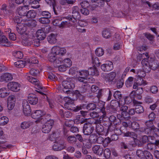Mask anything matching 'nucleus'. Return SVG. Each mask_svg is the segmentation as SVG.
I'll use <instances>...</instances> for the list:
<instances>
[{
  "instance_id": "nucleus-4",
  "label": "nucleus",
  "mask_w": 159,
  "mask_h": 159,
  "mask_svg": "<svg viewBox=\"0 0 159 159\" xmlns=\"http://www.w3.org/2000/svg\"><path fill=\"white\" fill-rule=\"evenodd\" d=\"M27 79L30 82L35 85V88L37 89L38 90L41 89L43 91L45 90V87H43L42 84L39 83V81L36 78L32 76H27Z\"/></svg>"
},
{
  "instance_id": "nucleus-35",
  "label": "nucleus",
  "mask_w": 159,
  "mask_h": 159,
  "mask_svg": "<svg viewBox=\"0 0 159 159\" xmlns=\"http://www.w3.org/2000/svg\"><path fill=\"white\" fill-rule=\"evenodd\" d=\"M116 74L115 72H112L108 74L107 75L106 80L109 81H113L115 78Z\"/></svg>"
},
{
  "instance_id": "nucleus-23",
  "label": "nucleus",
  "mask_w": 159,
  "mask_h": 159,
  "mask_svg": "<svg viewBox=\"0 0 159 159\" xmlns=\"http://www.w3.org/2000/svg\"><path fill=\"white\" fill-rule=\"evenodd\" d=\"M64 134L65 136L67 137L66 140L70 144L75 143L77 142V139L76 138L75 136L74 135H71L67 137L68 135H66L67 132L64 130Z\"/></svg>"
},
{
  "instance_id": "nucleus-57",
  "label": "nucleus",
  "mask_w": 159,
  "mask_h": 159,
  "mask_svg": "<svg viewBox=\"0 0 159 159\" xmlns=\"http://www.w3.org/2000/svg\"><path fill=\"white\" fill-rule=\"evenodd\" d=\"M39 21L41 23L46 24H49L50 22L49 19L43 17L39 18Z\"/></svg>"
},
{
  "instance_id": "nucleus-30",
  "label": "nucleus",
  "mask_w": 159,
  "mask_h": 159,
  "mask_svg": "<svg viewBox=\"0 0 159 159\" xmlns=\"http://www.w3.org/2000/svg\"><path fill=\"white\" fill-rule=\"evenodd\" d=\"M105 102L102 101L99 102L98 104V106L100 107V111L103 114L102 115L103 117L106 116V112L105 111V108L104 107Z\"/></svg>"
},
{
  "instance_id": "nucleus-48",
  "label": "nucleus",
  "mask_w": 159,
  "mask_h": 159,
  "mask_svg": "<svg viewBox=\"0 0 159 159\" xmlns=\"http://www.w3.org/2000/svg\"><path fill=\"white\" fill-rule=\"evenodd\" d=\"M139 126V124L136 121L131 123L130 128L134 131H137Z\"/></svg>"
},
{
  "instance_id": "nucleus-29",
  "label": "nucleus",
  "mask_w": 159,
  "mask_h": 159,
  "mask_svg": "<svg viewBox=\"0 0 159 159\" xmlns=\"http://www.w3.org/2000/svg\"><path fill=\"white\" fill-rule=\"evenodd\" d=\"M9 94L8 90L5 88H2L0 89V97L5 98Z\"/></svg>"
},
{
  "instance_id": "nucleus-64",
  "label": "nucleus",
  "mask_w": 159,
  "mask_h": 159,
  "mask_svg": "<svg viewBox=\"0 0 159 159\" xmlns=\"http://www.w3.org/2000/svg\"><path fill=\"white\" fill-rule=\"evenodd\" d=\"M144 111L143 107L140 105L137 106L135 109V111L137 113H143Z\"/></svg>"
},
{
  "instance_id": "nucleus-37",
  "label": "nucleus",
  "mask_w": 159,
  "mask_h": 159,
  "mask_svg": "<svg viewBox=\"0 0 159 159\" xmlns=\"http://www.w3.org/2000/svg\"><path fill=\"white\" fill-rule=\"evenodd\" d=\"M104 130V127L101 124L96 125V131L99 134H104L103 131Z\"/></svg>"
},
{
  "instance_id": "nucleus-8",
  "label": "nucleus",
  "mask_w": 159,
  "mask_h": 159,
  "mask_svg": "<svg viewBox=\"0 0 159 159\" xmlns=\"http://www.w3.org/2000/svg\"><path fill=\"white\" fill-rule=\"evenodd\" d=\"M52 51L55 53L56 55L63 56L66 52V50L64 48H61L58 46L53 47L52 48Z\"/></svg>"
},
{
  "instance_id": "nucleus-25",
  "label": "nucleus",
  "mask_w": 159,
  "mask_h": 159,
  "mask_svg": "<svg viewBox=\"0 0 159 159\" xmlns=\"http://www.w3.org/2000/svg\"><path fill=\"white\" fill-rule=\"evenodd\" d=\"M56 35L54 34H51L47 38L48 42L51 44H54L57 42Z\"/></svg>"
},
{
  "instance_id": "nucleus-40",
  "label": "nucleus",
  "mask_w": 159,
  "mask_h": 159,
  "mask_svg": "<svg viewBox=\"0 0 159 159\" xmlns=\"http://www.w3.org/2000/svg\"><path fill=\"white\" fill-rule=\"evenodd\" d=\"M34 36H33L32 37L31 39V45H33V46L35 47H38L39 46L40 42L39 40L37 39H34Z\"/></svg>"
},
{
  "instance_id": "nucleus-54",
  "label": "nucleus",
  "mask_w": 159,
  "mask_h": 159,
  "mask_svg": "<svg viewBox=\"0 0 159 159\" xmlns=\"http://www.w3.org/2000/svg\"><path fill=\"white\" fill-rule=\"evenodd\" d=\"M95 53L97 56L101 57L104 54V50L102 48H98L95 50Z\"/></svg>"
},
{
  "instance_id": "nucleus-19",
  "label": "nucleus",
  "mask_w": 159,
  "mask_h": 159,
  "mask_svg": "<svg viewBox=\"0 0 159 159\" xmlns=\"http://www.w3.org/2000/svg\"><path fill=\"white\" fill-rule=\"evenodd\" d=\"M0 45L3 46H9L11 43L8 41L7 38L4 35H1L0 34Z\"/></svg>"
},
{
  "instance_id": "nucleus-49",
  "label": "nucleus",
  "mask_w": 159,
  "mask_h": 159,
  "mask_svg": "<svg viewBox=\"0 0 159 159\" xmlns=\"http://www.w3.org/2000/svg\"><path fill=\"white\" fill-rule=\"evenodd\" d=\"M63 58L60 57H56V60L53 62L54 66L56 67H57L62 62Z\"/></svg>"
},
{
  "instance_id": "nucleus-51",
  "label": "nucleus",
  "mask_w": 159,
  "mask_h": 159,
  "mask_svg": "<svg viewBox=\"0 0 159 159\" xmlns=\"http://www.w3.org/2000/svg\"><path fill=\"white\" fill-rule=\"evenodd\" d=\"M143 77H138L137 80V83L139 85H143L144 86L147 84V82L144 81L142 79Z\"/></svg>"
},
{
  "instance_id": "nucleus-31",
  "label": "nucleus",
  "mask_w": 159,
  "mask_h": 159,
  "mask_svg": "<svg viewBox=\"0 0 159 159\" xmlns=\"http://www.w3.org/2000/svg\"><path fill=\"white\" fill-rule=\"evenodd\" d=\"M90 88V87L89 85L87 84V83H85L84 84L82 85L79 91L81 93H84L87 92Z\"/></svg>"
},
{
  "instance_id": "nucleus-26",
  "label": "nucleus",
  "mask_w": 159,
  "mask_h": 159,
  "mask_svg": "<svg viewBox=\"0 0 159 159\" xmlns=\"http://www.w3.org/2000/svg\"><path fill=\"white\" fill-rule=\"evenodd\" d=\"M88 72L89 75L92 76H98L99 75V72L97 69L94 67H91L88 69Z\"/></svg>"
},
{
  "instance_id": "nucleus-36",
  "label": "nucleus",
  "mask_w": 159,
  "mask_h": 159,
  "mask_svg": "<svg viewBox=\"0 0 159 159\" xmlns=\"http://www.w3.org/2000/svg\"><path fill=\"white\" fill-rule=\"evenodd\" d=\"M36 12L33 10H31L28 11L26 16L30 19H33L35 18L36 16Z\"/></svg>"
},
{
  "instance_id": "nucleus-59",
  "label": "nucleus",
  "mask_w": 159,
  "mask_h": 159,
  "mask_svg": "<svg viewBox=\"0 0 159 159\" xmlns=\"http://www.w3.org/2000/svg\"><path fill=\"white\" fill-rule=\"evenodd\" d=\"M145 148L148 150H152L155 149V145L154 143H149L147 144V146L145 147Z\"/></svg>"
},
{
  "instance_id": "nucleus-60",
  "label": "nucleus",
  "mask_w": 159,
  "mask_h": 159,
  "mask_svg": "<svg viewBox=\"0 0 159 159\" xmlns=\"http://www.w3.org/2000/svg\"><path fill=\"white\" fill-rule=\"evenodd\" d=\"M144 101L145 102L148 104L152 103L154 102L153 98L148 96H146L145 98Z\"/></svg>"
},
{
  "instance_id": "nucleus-21",
  "label": "nucleus",
  "mask_w": 159,
  "mask_h": 159,
  "mask_svg": "<svg viewBox=\"0 0 159 159\" xmlns=\"http://www.w3.org/2000/svg\"><path fill=\"white\" fill-rule=\"evenodd\" d=\"M45 113V112L41 110H37L32 113L31 116L33 118L38 120L43 116L44 115Z\"/></svg>"
},
{
  "instance_id": "nucleus-18",
  "label": "nucleus",
  "mask_w": 159,
  "mask_h": 159,
  "mask_svg": "<svg viewBox=\"0 0 159 159\" xmlns=\"http://www.w3.org/2000/svg\"><path fill=\"white\" fill-rule=\"evenodd\" d=\"M27 29V26L22 23H20L18 25H16V30L20 34H23L25 33Z\"/></svg>"
},
{
  "instance_id": "nucleus-55",
  "label": "nucleus",
  "mask_w": 159,
  "mask_h": 159,
  "mask_svg": "<svg viewBox=\"0 0 159 159\" xmlns=\"http://www.w3.org/2000/svg\"><path fill=\"white\" fill-rule=\"evenodd\" d=\"M62 62H63V64L65 65L68 67L71 66L72 64L71 61L70 59L69 58L64 59V60L63 59Z\"/></svg>"
},
{
  "instance_id": "nucleus-27",
  "label": "nucleus",
  "mask_w": 159,
  "mask_h": 159,
  "mask_svg": "<svg viewBox=\"0 0 159 159\" xmlns=\"http://www.w3.org/2000/svg\"><path fill=\"white\" fill-rule=\"evenodd\" d=\"M26 36L25 39H23L22 43V44L25 46H30L31 45V39L30 37H28V35L27 33H25Z\"/></svg>"
},
{
  "instance_id": "nucleus-58",
  "label": "nucleus",
  "mask_w": 159,
  "mask_h": 159,
  "mask_svg": "<svg viewBox=\"0 0 159 159\" xmlns=\"http://www.w3.org/2000/svg\"><path fill=\"white\" fill-rule=\"evenodd\" d=\"M103 154L104 157L106 158H108L110 157L111 152L110 149L108 148L103 150Z\"/></svg>"
},
{
  "instance_id": "nucleus-20",
  "label": "nucleus",
  "mask_w": 159,
  "mask_h": 159,
  "mask_svg": "<svg viewBox=\"0 0 159 159\" xmlns=\"http://www.w3.org/2000/svg\"><path fill=\"white\" fill-rule=\"evenodd\" d=\"M120 116V115H118L116 117L114 116H110L109 119L111 124L115 125H118L121 123L120 119L119 118Z\"/></svg>"
},
{
  "instance_id": "nucleus-14",
  "label": "nucleus",
  "mask_w": 159,
  "mask_h": 159,
  "mask_svg": "<svg viewBox=\"0 0 159 159\" xmlns=\"http://www.w3.org/2000/svg\"><path fill=\"white\" fill-rule=\"evenodd\" d=\"M92 151L94 153L98 155L101 156L103 152V147L100 145H95L92 148Z\"/></svg>"
},
{
  "instance_id": "nucleus-43",
  "label": "nucleus",
  "mask_w": 159,
  "mask_h": 159,
  "mask_svg": "<svg viewBox=\"0 0 159 159\" xmlns=\"http://www.w3.org/2000/svg\"><path fill=\"white\" fill-rule=\"evenodd\" d=\"M97 108L96 104L93 102L89 103L87 105V109L88 111H93Z\"/></svg>"
},
{
  "instance_id": "nucleus-52",
  "label": "nucleus",
  "mask_w": 159,
  "mask_h": 159,
  "mask_svg": "<svg viewBox=\"0 0 159 159\" xmlns=\"http://www.w3.org/2000/svg\"><path fill=\"white\" fill-rule=\"evenodd\" d=\"M40 14L44 18L49 19L51 17V14L48 11H45L41 12Z\"/></svg>"
},
{
  "instance_id": "nucleus-10",
  "label": "nucleus",
  "mask_w": 159,
  "mask_h": 159,
  "mask_svg": "<svg viewBox=\"0 0 159 159\" xmlns=\"http://www.w3.org/2000/svg\"><path fill=\"white\" fill-rule=\"evenodd\" d=\"M51 115L49 114H46L43 116L39 120H37L35 122L36 123H40L41 124H45L51 120H53L51 119Z\"/></svg>"
},
{
  "instance_id": "nucleus-42",
  "label": "nucleus",
  "mask_w": 159,
  "mask_h": 159,
  "mask_svg": "<svg viewBox=\"0 0 159 159\" xmlns=\"http://www.w3.org/2000/svg\"><path fill=\"white\" fill-rule=\"evenodd\" d=\"M77 75L83 77V78L87 79L89 75V73L88 70H82L79 72H77Z\"/></svg>"
},
{
  "instance_id": "nucleus-28",
  "label": "nucleus",
  "mask_w": 159,
  "mask_h": 159,
  "mask_svg": "<svg viewBox=\"0 0 159 159\" xmlns=\"http://www.w3.org/2000/svg\"><path fill=\"white\" fill-rule=\"evenodd\" d=\"M120 111H121V115L123 117H125L128 116L127 110L128 107L126 106H122L120 107Z\"/></svg>"
},
{
  "instance_id": "nucleus-53",
  "label": "nucleus",
  "mask_w": 159,
  "mask_h": 159,
  "mask_svg": "<svg viewBox=\"0 0 159 159\" xmlns=\"http://www.w3.org/2000/svg\"><path fill=\"white\" fill-rule=\"evenodd\" d=\"M134 78L132 77H129L125 82V84L127 87L131 86L133 83Z\"/></svg>"
},
{
  "instance_id": "nucleus-24",
  "label": "nucleus",
  "mask_w": 159,
  "mask_h": 159,
  "mask_svg": "<svg viewBox=\"0 0 159 159\" xmlns=\"http://www.w3.org/2000/svg\"><path fill=\"white\" fill-rule=\"evenodd\" d=\"M36 34L37 38L40 40H43L46 37V33L42 30H38Z\"/></svg>"
},
{
  "instance_id": "nucleus-7",
  "label": "nucleus",
  "mask_w": 159,
  "mask_h": 159,
  "mask_svg": "<svg viewBox=\"0 0 159 159\" xmlns=\"http://www.w3.org/2000/svg\"><path fill=\"white\" fill-rule=\"evenodd\" d=\"M54 123V120H51L43 125L42 129V132L44 133H49L51 130Z\"/></svg>"
},
{
  "instance_id": "nucleus-12",
  "label": "nucleus",
  "mask_w": 159,
  "mask_h": 159,
  "mask_svg": "<svg viewBox=\"0 0 159 159\" xmlns=\"http://www.w3.org/2000/svg\"><path fill=\"white\" fill-rule=\"evenodd\" d=\"M29 10L28 7L27 6H24L18 7L17 12L19 15L21 16H26Z\"/></svg>"
},
{
  "instance_id": "nucleus-44",
  "label": "nucleus",
  "mask_w": 159,
  "mask_h": 159,
  "mask_svg": "<svg viewBox=\"0 0 159 159\" xmlns=\"http://www.w3.org/2000/svg\"><path fill=\"white\" fill-rule=\"evenodd\" d=\"M75 24H71L70 22L66 21H63L61 23L59 27L61 28H63L66 27H70V26L74 25Z\"/></svg>"
},
{
  "instance_id": "nucleus-46",
  "label": "nucleus",
  "mask_w": 159,
  "mask_h": 159,
  "mask_svg": "<svg viewBox=\"0 0 159 159\" xmlns=\"http://www.w3.org/2000/svg\"><path fill=\"white\" fill-rule=\"evenodd\" d=\"M92 63L94 66H99L100 64V62L98 58L96 57H92Z\"/></svg>"
},
{
  "instance_id": "nucleus-16",
  "label": "nucleus",
  "mask_w": 159,
  "mask_h": 159,
  "mask_svg": "<svg viewBox=\"0 0 159 159\" xmlns=\"http://www.w3.org/2000/svg\"><path fill=\"white\" fill-rule=\"evenodd\" d=\"M8 88L13 92H17L20 89V85L17 82H12L8 84Z\"/></svg>"
},
{
  "instance_id": "nucleus-5",
  "label": "nucleus",
  "mask_w": 159,
  "mask_h": 159,
  "mask_svg": "<svg viewBox=\"0 0 159 159\" xmlns=\"http://www.w3.org/2000/svg\"><path fill=\"white\" fill-rule=\"evenodd\" d=\"M62 85L66 89H73L75 87V84L71 78H67L66 80H63L62 82Z\"/></svg>"
},
{
  "instance_id": "nucleus-63",
  "label": "nucleus",
  "mask_w": 159,
  "mask_h": 159,
  "mask_svg": "<svg viewBox=\"0 0 159 159\" xmlns=\"http://www.w3.org/2000/svg\"><path fill=\"white\" fill-rule=\"evenodd\" d=\"M80 5L82 8H90L89 4V2L87 1H84L81 2L80 3Z\"/></svg>"
},
{
  "instance_id": "nucleus-1",
  "label": "nucleus",
  "mask_w": 159,
  "mask_h": 159,
  "mask_svg": "<svg viewBox=\"0 0 159 159\" xmlns=\"http://www.w3.org/2000/svg\"><path fill=\"white\" fill-rule=\"evenodd\" d=\"M72 16H68L67 18L69 22L71 21L73 24L76 23L77 20L80 18L79 9L78 7H74L72 8Z\"/></svg>"
},
{
  "instance_id": "nucleus-9",
  "label": "nucleus",
  "mask_w": 159,
  "mask_h": 159,
  "mask_svg": "<svg viewBox=\"0 0 159 159\" xmlns=\"http://www.w3.org/2000/svg\"><path fill=\"white\" fill-rule=\"evenodd\" d=\"M23 112L25 116L30 115L31 112V109L30 106L26 100H24L22 102Z\"/></svg>"
},
{
  "instance_id": "nucleus-34",
  "label": "nucleus",
  "mask_w": 159,
  "mask_h": 159,
  "mask_svg": "<svg viewBox=\"0 0 159 159\" xmlns=\"http://www.w3.org/2000/svg\"><path fill=\"white\" fill-rule=\"evenodd\" d=\"M92 142L90 139H85L82 143L83 145L87 148H90L92 146Z\"/></svg>"
},
{
  "instance_id": "nucleus-56",
  "label": "nucleus",
  "mask_w": 159,
  "mask_h": 159,
  "mask_svg": "<svg viewBox=\"0 0 159 159\" xmlns=\"http://www.w3.org/2000/svg\"><path fill=\"white\" fill-rule=\"evenodd\" d=\"M13 55L17 58L21 59L23 57V54L20 51H16L13 52Z\"/></svg>"
},
{
  "instance_id": "nucleus-17",
  "label": "nucleus",
  "mask_w": 159,
  "mask_h": 159,
  "mask_svg": "<svg viewBox=\"0 0 159 159\" xmlns=\"http://www.w3.org/2000/svg\"><path fill=\"white\" fill-rule=\"evenodd\" d=\"M113 64L111 61H108L106 63L102 65L101 68L104 71H109L112 70L113 68Z\"/></svg>"
},
{
  "instance_id": "nucleus-41",
  "label": "nucleus",
  "mask_w": 159,
  "mask_h": 159,
  "mask_svg": "<svg viewBox=\"0 0 159 159\" xmlns=\"http://www.w3.org/2000/svg\"><path fill=\"white\" fill-rule=\"evenodd\" d=\"M132 101L134 104H138V102L133 99L131 97H127L125 99V103L127 104L131 103Z\"/></svg>"
},
{
  "instance_id": "nucleus-61",
  "label": "nucleus",
  "mask_w": 159,
  "mask_h": 159,
  "mask_svg": "<svg viewBox=\"0 0 159 159\" xmlns=\"http://www.w3.org/2000/svg\"><path fill=\"white\" fill-rule=\"evenodd\" d=\"M150 66H151V69L153 70H155L158 67L159 65L156 62L154 61L149 62Z\"/></svg>"
},
{
  "instance_id": "nucleus-38",
  "label": "nucleus",
  "mask_w": 159,
  "mask_h": 159,
  "mask_svg": "<svg viewBox=\"0 0 159 159\" xmlns=\"http://www.w3.org/2000/svg\"><path fill=\"white\" fill-rule=\"evenodd\" d=\"M25 61L22 60H20L15 62L14 65L16 67L22 68L25 66Z\"/></svg>"
},
{
  "instance_id": "nucleus-33",
  "label": "nucleus",
  "mask_w": 159,
  "mask_h": 159,
  "mask_svg": "<svg viewBox=\"0 0 159 159\" xmlns=\"http://www.w3.org/2000/svg\"><path fill=\"white\" fill-rule=\"evenodd\" d=\"M155 127L152 128H147L145 129V133L146 134L149 135L148 137L149 138H152V135H154L153 130Z\"/></svg>"
},
{
  "instance_id": "nucleus-39",
  "label": "nucleus",
  "mask_w": 159,
  "mask_h": 159,
  "mask_svg": "<svg viewBox=\"0 0 159 159\" xmlns=\"http://www.w3.org/2000/svg\"><path fill=\"white\" fill-rule=\"evenodd\" d=\"M124 136L125 137H130L134 139V140L137 139L136 138L137 135L135 133L133 132H127L126 133H124Z\"/></svg>"
},
{
  "instance_id": "nucleus-2",
  "label": "nucleus",
  "mask_w": 159,
  "mask_h": 159,
  "mask_svg": "<svg viewBox=\"0 0 159 159\" xmlns=\"http://www.w3.org/2000/svg\"><path fill=\"white\" fill-rule=\"evenodd\" d=\"M66 148L65 142L63 139L57 140L52 146V149L55 151H61Z\"/></svg>"
},
{
  "instance_id": "nucleus-22",
  "label": "nucleus",
  "mask_w": 159,
  "mask_h": 159,
  "mask_svg": "<svg viewBox=\"0 0 159 159\" xmlns=\"http://www.w3.org/2000/svg\"><path fill=\"white\" fill-rule=\"evenodd\" d=\"M38 99L36 96L34 94H30L28 97V101L31 105H35L38 102Z\"/></svg>"
},
{
  "instance_id": "nucleus-62",
  "label": "nucleus",
  "mask_w": 159,
  "mask_h": 159,
  "mask_svg": "<svg viewBox=\"0 0 159 159\" xmlns=\"http://www.w3.org/2000/svg\"><path fill=\"white\" fill-rule=\"evenodd\" d=\"M144 156L146 159H153L152 155L149 152L144 151Z\"/></svg>"
},
{
  "instance_id": "nucleus-45",
  "label": "nucleus",
  "mask_w": 159,
  "mask_h": 159,
  "mask_svg": "<svg viewBox=\"0 0 159 159\" xmlns=\"http://www.w3.org/2000/svg\"><path fill=\"white\" fill-rule=\"evenodd\" d=\"M63 18L61 17H58L57 19L54 20L52 21V24L53 25L58 26L59 27L60 26L61 21L63 19Z\"/></svg>"
},
{
  "instance_id": "nucleus-47",
  "label": "nucleus",
  "mask_w": 159,
  "mask_h": 159,
  "mask_svg": "<svg viewBox=\"0 0 159 159\" xmlns=\"http://www.w3.org/2000/svg\"><path fill=\"white\" fill-rule=\"evenodd\" d=\"M56 55L55 53L52 52H52L49 53L48 56V60L51 62H53L54 60H56Z\"/></svg>"
},
{
  "instance_id": "nucleus-6",
  "label": "nucleus",
  "mask_w": 159,
  "mask_h": 159,
  "mask_svg": "<svg viewBox=\"0 0 159 159\" xmlns=\"http://www.w3.org/2000/svg\"><path fill=\"white\" fill-rule=\"evenodd\" d=\"M64 99L66 102L64 105L65 108L69 110L74 109V106H75L74 100L67 97H64Z\"/></svg>"
},
{
  "instance_id": "nucleus-3",
  "label": "nucleus",
  "mask_w": 159,
  "mask_h": 159,
  "mask_svg": "<svg viewBox=\"0 0 159 159\" xmlns=\"http://www.w3.org/2000/svg\"><path fill=\"white\" fill-rule=\"evenodd\" d=\"M93 130L94 126L93 124L89 122L84 124L83 129V132L84 135H90L92 133Z\"/></svg>"
},
{
  "instance_id": "nucleus-13",
  "label": "nucleus",
  "mask_w": 159,
  "mask_h": 159,
  "mask_svg": "<svg viewBox=\"0 0 159 159\" xmlns=\"http://www.w3.org/2000/svg\"><path fill=\"white\" fill-rule=\"evenodd\" d=\"M13 79L12 74L9 73H6L2 74L0 76V81L7 82Z\"/></svg>"
},
{
  "instance_id": "nucleus-11",
  "label": "nucleus",
  "mask_w": 159,
  "mask_h": 159,
  "mask_svg": "<svg viewBox=\"0 0 159 159\" xmlns=\"http://www.w3.org/2000/svg\"><path fill=\"white\" fill-rule=\"evenodd\" d=\"M149 137L147 135H144L140 139V140L135 139L134 140L135 143L139 147H142L143 144L148 143Z\"/></svg>"
},
{
  "instance_id": "nucleus-15",
  "label": "nucleus",
  "mask_w": 159,
  "mask_h": 159,
  "mask_svg": "<svg viewBox=\"0 0 159 159\" xmlns=\"http://www.w3.org/2000/svg\"><path fill=\"white\" fill-rule=\"evenodd\" d=\"M141 63L143 66V70L145 71V73L149 72L151 68L147 58H144L141 62Z\"/></svg>"
},
{
  "instance_id": "nucleus-32",
  "label": "nucleus",
  "mask_w": 159,
  "mask_h": 159,
  "mask_svg": "<svg viewBox=\"0 0 159 159\" xmlns=\"http://www.w3.org/2000/svg\"><path fill=\"white\" fill-rule=\"evenodd\" d=\"M102 36L108 39L111 36L110 30L108 29H105L102 31Z\"/></svg>"
},
{
  "instance_id": "nucleus-50",
  "label": "nucleus",
  "mask_w": 159,
  "mask_h": 159,
  "mask_svg": "<svg viewBox=\"0 0 159 159\" xmlns=\"http://www.w3.org/2000/svg\"><path fill=\"white\" fill-rule=\"evenodd\" d=\"M9 119L6 116H3L0 118V125H4L7 124L8 122Z\"/></svg>"
}]
</instances>
